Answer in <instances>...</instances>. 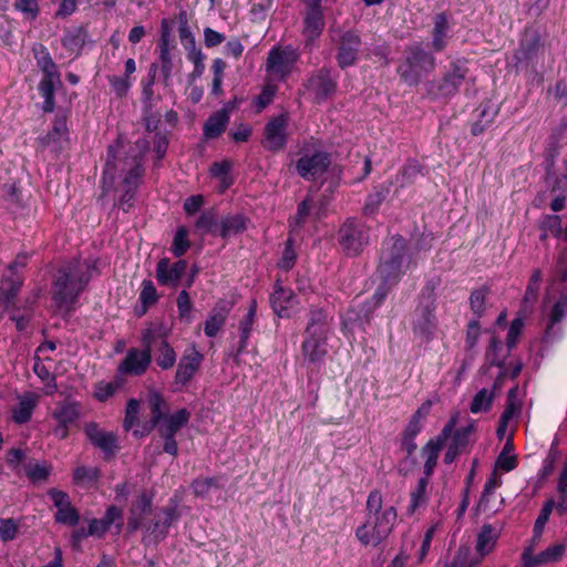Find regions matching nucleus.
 <instances>
[{"label": "nucleus", "instance_id": "obj_1", "mask_svg": "<svg viewBox=\"0 0 567 567\" xmlns=\"http://www.w3.org/2000/svg\"><path fill=\"white\" fill-rule=\"evenodd\" d=\"M94 265L87 264L83 269L79 259L64 262L59 269L53 282V300L58 308H70L85 289L90 281V269Z\"/></svg>", "mask_w": 567, "mask_h": 567}, {"label": "nucleus", "instance_id": "obj_2", "mask_svg": "<svg viewBox=\"0 0 567 567\" xmlns=\"http://www.w3.org/2000/svg\"><path fill=\"white\" fill-rule=\"evenodd\" d=\"M410 264L411 257L408 255L406 239L401 235L393 236L381 251L378 275L384 285L393 287L399 282Z\"/></svg>", "mask_w": 567, "mask_h": 567}, {"label": "nucleus", "instance_id": "obj_3", "mask_svg": "<svg viewBox=\"0 0 567 567\" xmlns=\"http://www.w3.org/2000/svg\"><path fill=\"white\" fill-rule=\"evenodd\" d=\"M330 331L328 313L323 308L312 306L305 329L302 353L311 363H317L327 354V337Z\"/></svg>", "mask_w": 567, "mask_h": 567}, {"label": "nucleus", "instance_id": "obj_4", "mask_svg": "<svg viewBox=\"0 0 567 567\" xmlns=\"http://www.w3.org/2000/svg\"><path fill=\"white\" fill-rule=\"evenodd\" d=\"M468 73V61L465 58L451 61L441 80L430 81L425 84L426 92L434 99L454 96Z\"/></svg>", "mask_w": 567, "mask_h": 567}, {"label": "nucleus", "instance_id": "obj_5", "mask_svg": "<svg viewBox=\"0 0 567 567\" xmlns=\"http://www.w3.org/2000/svg\"><path fill=\"white\" fill-rule=\"evenodd\" d=\"M434 68L435 58L420 45H413L406 51L404 61L398 68V74L408 85H417L422 76Z\"/></svg>", "mask_w": 567, "mask_h": 567}, {"label": "nucleus", "instance_id": "obj_6", "mask_svg": "<svg viewBox=\"0 0 567 567\" xmlns=\"http://www.w3.org/2000/svg\"><path fill=\"white\" fill-rule=\"evenodd\" d=\"M435 300L434 286L427 284L422 291L420 305L415 309L412 326L414 334L424 341L431 339L436 328Z\"/></svg>", "mask_w": 567, "mask_h": 567}, {"label": "nucleus", "instance_id": "obj_7", "mask_svg": "<svg viewBox=\"0 0 567 567\" xmlns=\"http://www.w3.org/2000/svg\"><path fill=\"white\" fill-rule=\"evenodd\" d=\"M336 45V62L341 70H346L357 64L359 61L362 39L360 32L355 29H339L332 37Z\"/></svg>", "mask_w": 567, "mask_h": 567}, {"label": "nucleus", "instance_id": "obj_8", "mask_svg": "<svg viewBox=\"0 0 567 567\" xmlns=\"http://www.w3.org/2000/svg\"><path fill=\"white\" fill-rule=\"evenodd\" d=\"M395 520V507H388L378 515H374V522L371 528L369 520L363 525L359 526L355 530V536L362 545L378 546L392 532Z\"/></svg>", "mask_w": 567, "mask_h": 567}, {"label": "nucleus", "instance_id": "obj_9", "mask_svg": "<svg viewBox=\"0 0 567 567\" xmlns=\"http://www.w3.org/2000/svg\"><path fill=\"white\" fill-rule=\"evenodd\" d=\"M338 241L347 256H358L369 243V230L355 219H348L338 231Z\"/></svg>", "mask_w": 567, "mask_h": 567}, {"label": "nucleus", "instance_id": "obj_10", "mask_svg": "<svg viewBox=\"0 0 567 567\" xmlns=\"http://www.w3.org/2000/svg\"><path fill=\"white\" fill-rule=\"evenodd\" d=\"M190 419V412L186 409H181L177 412L165 417L161 423L156 424L155 429L164 440L163 451L173 456L177 455L178 446L175 435L181 429L186 426Z\"/></svg>", "mask_w": 567, "mask_h": 567}, {"label": "nucleus", "instance_id": "obj_11", "mask_svg": "<svg viewBox=\"0 0 567 567\" xmlns=\"http://www.w3.org/2000/svg\"><path fill=\"white\" fill-rule=\"evenodd\" d=\"M155 339L154 331L151 329L146 330L143 334L144 349L140 351L135 348H131L118 367V371L133 375H142L151 364V344Z\"/></svg>", "mask_w": 567, "mask_h": 567}, {"label": "nucleus", "instance_id": "obj_12", "mask_svg": "<svg viewBox=\"0 0 567 567\" xmlns=\"http://www.w3.org/2000/svg\"><path fill=\"white\" fill-rule=\"evenodd\" d=\"M181 514L177 511V502L171 499L168 505L154 513V517L144 523L145 530L152 535L155 542L164 540L168 534L169 527L179 519Z\"/></svg>", "mask_w": 567, "mask_h": 567}, {"label": "nucleus", "instance_id": "obj_13", "mask_svg": "<svg viewBox=\"0 0 567 567\" xmlns=\"http://www.w3.org/2000/svg\"><path fill=\"white\" fill-rule=\"evenodd\" d=\"M287 126L288 116L285 114L270 118L264 128V147L272 153L282 151L288 141Z\"/></svg>", "mask_w": 567, "mask_h": 567}, {"label": "nucleus", "instance_id": "obj_14", "mask_svg": "<svg viewBox=\"0 0 567 567\" xmlns=\"http://www.w3.org/2000/svg\"><path fill=\"white\" fill-rule=\"evenodd\" d=\"M306 89L313 95L317 103H321L334 95L337 81L331 75V70L322 66L307 80Z\"/></svg>", "mask_w": 567, "mask_h": 567}, {"label": "nucleus", "instance_id": "obj_15", "mask_svg": "<svg viewBox=\"0 0 567 567\" xmlns=\"http://www.w3.org/2000/svg\"><path fill=\"white\" fill-rule=\"evenodd\" d=\"M203 360L204 355L195 347L182 355L175 373L174 391H179L190 382L196 371L200 368Z\"/></svg>", "mask_w": 567, "mask_h": 567}, {"label": "nucleus", "instance_id": "obj_16", "mask_svg": "<svg viewBox=\"0 0 567 567\" xmlns=\"http://www.w3.org/2000/svg\"><path fill=\"white\" fill-rule=\"evenodd\" d=\"M330 164V155L327 152L317 151L310 156H301L296 163V171L305 179H315L323 174Z\"/></svg>", "mask_w": 567, "mask_h": 567}, {"label": "nucleus", "instance_id": "obj_17", "mask_svg": "<svg viewBox=\"0 0 567 567\" xmlns=\"http://www.w3.org/2000/svg\"><path fill=\"white\" fill-rule=\"evenodd\" d=\"M84 432L89 441L97 449L103 451L104 458L111 460L115 456L117 450V435L114 432H106L95 423L90 422L85 425Z\"/></svg>", "mask_w": 567, "mask_h": 567}, {"label": "nucleus", "instance_id": "obj_18", "mask_svg": "<svg viewBox=\"0 0 567 567\" xmlns=\"http://www.w3.org/2000/svg\"><path fill=\"white\" fill-rule=\"evenodd\" d=\"M153 515V497L146 492L141 493L133 501L127 517V530L134 533L144 526L146 517Z\"/></svg>", "mask_w": 567, "mask_h": 567}, {"label": "nucleus", "instance_id": "obj_19", "mask_svg": "<svg viewBox=\"0 0 567 567\" xmlns=\"http://www.w3.org/2000/svg\"><path fill=\"white\" fill-rule=\"evenodd\" d=\"M187 269V261L179 259L171 264L168 258H162L156 266V279L163 286H177Z\"/></svg>", "mask_w": 567, "mask_h": 567}, {"label": "nucleus", "instance_id": "obj_20", "mask_svg": "<svg viewBox=\"0 0 567 567\" xmlns=\"http://www.w3.org/2000/svg\"><path fill=\"white\" fill-rule=\"evenodd\" d=\"M566 546L564 544H556L540 551L534 556L532 554V546L527 547L522 554V560L524 567H538L548 563L558 561L565 554Z\"/></svg>", "mask_w": 567, "mask_h": 567}, {"label": "nucleus", "instance_id": "obj_21", "mask_svg": "<svg viewBox=\"0 0 567 567\" xmlns=\"http://www.w3.org/2000/svg\"><path fill=\"white\" fill-rule=\"evenodd\" d=\"M297 55L290 49H272L267 59V69L276 74L286 76L290 73L292 64L296 62Z\"/></svg>", "mask_w": 567, "mask_h": 567}, {"label": "nucleus", "instance_id": "obj_22", "mask_svg": "<svg viewBox=\"0 0 567 567\" xmlns=\"http://www.w3.org/2000/svg\"><path fill=\"white\" fill-rule=\"evenodd\" d=\"M148 405L151 410V419L143 426V432L141 434L150 433L152 430L155 429L156 424L161 423V421L171 415L169 404L159 392H150Z\"/></svg>", "mask_w": 567, "mask_h": 567}, {"label": "nucleus", "instance_id": "obj_23", "mask_svg": "<svg viewBox=\"0 0 567 567\" xmlns=\"http://www.w3.org/2000/svg\"><path fill=\"white\" fill-rule=\"evenodd\" d=\"M229 311L230 306L226 301L216 303L205 322L204 331L207 337L214 338L217 336L218 331L225 324Z\"/></svg>", "mask_w": 567, "mask_h": 567}, {"label": "nucleus", "instance_id": "obj_24", "mask_svg": "<svg viewBox=\"0 0 567 567\" xmlns=\"http://www.w3.org/2000/svg\"><path fill=\"white\" fill-rule=\"evenodd\" d=\"M303 24V33L309 40H315L321 34L324 27L321 6H307Z\"/></svg>", "mask_w": 567, "mask_h": 567}, {"label": "nucleus", "instance_id": "obj_25", "mask_svg": "<svg viewBox=\"0 0 567 567\" xmlns=\"http://www.w3.org/2000/svg\"><path fill=\"white\" fill-rule=\"evenodd\" d=\"M249 218L243 214L227 215L219 220L218 234L226 239L233 235H238L247 229Z\"/></svg>", "mask_w": 567, "mask_h": 567}, {"label": "nucleus", "instance_id": "obj_26", "mask_svg": "<svg viewBox=\"0 0 567 567\" xmlns=\"http://www.w3.org/2000/svg\"><path fill=\"white\" fill-rule=\"evenodd\" d=\"M446 442L441 440L440 437L431 439L422 449L421 454L425 458V463L423 466L424 476L431 477L434 473V470L437 465V460L441 450L444 447Z\"/></svg>", "mask_w": 567, "mask_h": 567}, {"label": "nucleus", "instance_id": "obj_27", "mask_svg": "<svg viewBox=\"0 0 567 567\" xmlns=\"http://www.w3.org/2000/svg\"><path fill=\"white\" fill-rule=\"evenodd\" d=\"M374 310L368 301L353 306L347 311L344 326H358L364 330L365 326L370 324Z\"/></svg>", "mask_w": 567, "mask_h": 567}, {"label": "nucleus", "instance_id": "obj_28", "mask_svg": "<svg viewBox=\"0 0 567 567\" xmlns=\"http://www.w3.org/2000/svg\"><path fill=\"white\" fill-rule=\"evenodd\" d=\"M293 296L290 289L284 288L279 281H276L274 292L270 296V305L274 312L279 318H288L290 316L287 305L291 301Z\"/></svg>", "mask_w": 567, "mask_h": 567}, {"label": "nucleus", "instance_id": "obj_29", "mask_svg": "<svg viewBox=\"0 0 567 567\" xmlns=\"http://www.w3.org/2000/svg\"><path fill=\"white\" fill-rule=\"evenodd\" d=\"M23 280L19 276L14 275H3L0 285V302H2L6 308L14 305V300L17 295L19 293L22 287Z\"/></svg>", "mask_w": 567, "mask_h": 567}, {"label": "nucleus", "instance_id": "obj_30", "mask_svg": "<svg viewBox=\"0 0 567 567\" xmlns=\"http://www.w3.org/2000/svg\"><path fill=\"white\" fill-rule=\"evenodd\" d=\"M33 56L37 60V64L43 72V78H55L60 76L56 64L52 60L48 49L41 44H34L32 48Z\"/></svg>", "mask_w": 567, "mask_h": 567}, {"label": "nucleus", "instance_id": "obj_31", "mask_svg": "<svg viewBox=\"0 0 567 567\" xmlns=\"http://www.w3.org/2000/svg\"><path fill=\"white\" fill-rule=\"evenodd\" d=\"M56 85L61 86L62 82L60 76L55 78H42L39 83V92L43 96L44 102L42 105V110L45 113H51L54 111L55 101H54V92Z\"/></svg>", "mask_w": 567, "mask_h": 567}, {"label": "nucleus", "instance_id": "obj_32", "mask_svg": "<svg viewBox=\"0 0 567 567\" xmlns=\"http://www.w3.org/2000/svg\"><path fill=\"white\" fill-rule=\"evenodd\" d=\"M86 37L87 33L83 27H75L65 31L61 43L71 53L79 55L85 44Z\"/></svg>", "mask_w": 567, "mask_h": 567}, {"label": "nucleus", "instance_id": "obj_33", "mask_svg": "<svg viewBox=\"0 0 567 567\" xmlns=\"http://www.w3.org/2000/svg\"><path fill=\"white\" fill-rule=\"evenodd\" d=\"M229 116L226 111H218L210 115L204 125V135L207 138H217L226 130Z\"/></svg>", "mask_w": 567, "mask_h": 567}, {"label": "nucleus", "instance_id": "obj_34", "mask_svg": "<svg viewBox=\"0 0 567 567\" xmlns=\"http://www.w3.org/2000/svg\"><path fill=\"white\" fill-rule=\"evenodd\" d=\"M37 406V399L33 395L22 396L19 399L18 404L12 408V420L17 424L27 423L31 416L34 408Z\"/></svg>", "mask_w": 567, "mask_h": 567}, {"label": "nucleus", "instance_id": "obj_35", "mask_svg": "<svg viewBox=\"0 0 567 567\" xmlns=\"http://www.w3.org/2000/svg\"><path fill=\"white\" fill-rule=\"evenodd\" d=\"M391 182L374 187L373 193L369 194L363 206L364 215H373L378 212L380 205L390 194Z\"/></svg>", "mask_w": 567, "mask_h": 567}, {"label": "nucleus", "instance_id": "obj_36", "mask_svg": "<svg viewBox=\"0 0 567 567\" xmlns=\"http://www.w3.org/2000/svg\"><path fill=\"white\" fill-rule=\"evenodd\" d=\"M423 166L415 158H409L396 176L395 182L399 183V187L403 188L405 185L415 182L419 175H422Z\"/></svg>", "mask_w": 567, "mask_h": 567}, {"label": "nucleus", "instance_id": "obj_37", "mask_svg": "<svg viewBox=\"0 0 567 567\" xmlns=\"http://www.w3.org/2000/svg\"><path fill=\"white\" fill-rule=\"evenodd\" d=\"M497 534L491 524H484L477 535L476 551L481 557L487 555L494 547Z\"/></svg>", "mask_w": 567, "mask_h": 567}, {"label": "nucleus", "instance_id": "obj_38", "mask_svg": "<svg viewBox=\"0 0 567 567\" xmlns=\"http://www.w3.org/2000/svg\"><path fill=\"white\" fill-rule=\"evenodd\" d=\"M415 439L401 436V449L405 451L406 456L399 464V473L406 476L409 472L417 464L416 458L413 456L416 450Z\"/></svg>", "mask_w": 567, "mask_h": 567}, {"label": "nucleus", "instance_id": "obj_39", "mask_svg": "<svg viewBox=\"0 0 567 567\" xmlns=\"http://www.w3.org/2000/svg\"><path fill=\"white\" fill-rule=\"evenodd\" d=\"M449 31V22L445 13H439L434 19L433 42L432 45L436 52L445 48L444 38Z\"/></svg>", "mask_w": 567, "mask_h": 567}, {"label": "nucleus", "instance_id": "obj_40", "mask_svg": "<svg viewBox=\"0 0 567 567\" xmlns=\"http://www.w3.org/2000/svg\"><path fill=\"white\" fill-rule=\"evenodd\" d=\"M52 415L59 423L72 425L80 416L79 406L75 403L62 404L54 409Z\"/></svg>", "mask_w": 567, "mask_h": 567}, {"label": "nucleus", "instance_id": "obj_41", "mask_svg": "<svg viewBox=\"0 0 567 567\" xmlns=\"http://www.w3.org/2000/svg\"><path fill=\"white\" fill-rule=\"evenodd\" d=\"M567 315V290L563 292L559 299L553 306L549 322L546 327L545 334L549 337L555 324L559 323L563 318Z\"/></svg>", "mask_w": 567, "mask_h": 567}, {"label": "nucleus", "instance_id": "obj_42", "mask_svg": "<svg viewBox=\"0 0 567 567\" xmlns=\"http://www.w3.org/2000/svg\"><path fill=\"white\" fill-rule=\"evenodd\" d=\"M475 432L474 423H470L466 426L457 429L452 433L451 445L458 450L461 453L465 452L466 447L471 444V435Z\"/></svg>", "mask_w": 567, "mask_h": 567}, {"label": "nucleus", "instance_id": "obj_43", "mask_svg": "<svg viewBox=\"0 0 567 567\" xmlns=\"http://www.w3.org/2000/svg\"><path fill=\"white\" fill-rule=\"evenodd\" d=\"M502 350V342L493 336L489 340V346L485 353V360L488 367H497L503 369L505 367V357L501 358L499 351Z\"/></svg>", "mask_w": 567, "mask_h": 567}, {"label": "nucleus", "instance_id": "obj_44", "mask_svg": "<svg viewBox=\"0 0 567 567\" xmlns=\"http://www.w3.org/2000/svg\"><path fill=\"white\" fill-rule=\"evenodd\" d=\"M198 230L210 233L215 236L218 234L219 220L214 209L205 210L200 214L195 224Z\"/></svg>", "mask_w": 567, "mask_h": 567}, {"label": "nucleus", "instance_id": "obj_45", "mask_svg": "<svg viewBox=\"0 0 567 567\" xmlns=\"http://www.w3.org/2000/svg\"><path fill=\"white\" fill-rule=\"evenodd\" d=\"M553 164H548L546 168V183L551 195L567 196V178L566 176H557L551 171Z\"/></svg>", "mask_w": 567, "mask_h": 567}, {"label": "nucleus", "instance_id": "obj_46", "mask_svg": "<svg viewBox=\"0 0 567 567\" xmlns=\"http://www.w3.org/2000/svg\"><path fill=\"white\" fill-rule=\"evenodd\" d=\"M495 393L493 391L488 392L485 388L480 390L471 405H470V410L472 413H480V412H487L489 411L492 404H493V401L495 399Z\"/></svg>", "mask_w": 567, "mask_h": 567}, {"label": "nucleus", "instance_id": "obj_47", "mask_svg": "<svg viewBox=\"0 0 567 567\" xmlns=\"http://www.w3.org/2000/svg\"><path fill=\"white\" fill-rule=\"evenodd\" d=\"M429 476H423L419 480L415 489L411 493V504L408 508L409 514H413L420 506L426 503V487L429 485Z\"/></svg>", "mask_w": 567, "mask_h": 567}, {"label": "nucleus", "instance_id": "obj_48", "mask_svg": "<svg viewBox=\"0 0 567 567\" xmlns=\"http://www.w3.org/2000/svg\"><path fill=\"white\" fill-rule=\"evenodd\" d=\"M23 470L27 477L34 484L45 482L50 475V470L45 465L33 463L32 460L23 463Z\"/></svg>", "mask_w": 567, "mask_h": 567}, {"label": "nucleus", "instance_id": "obj_49", "mask_svg": "<svg viewBox=\"0 0 567 567\" xmlns=\"http://www.w3.org/2000/svg\"><path fill=\"white\" fill-rule=\"evenodd\" d=\"M489 293V289L483 286L472 291L470 296L471 310L476 315V319L481 318L485 311L486 296Z\"/></svg>", "mask_w": 567, "mask_h": 567}, {"label": "nucleus", "instance_id": "obj_50", "mask_svg": "<svg viewBox=\"0 0 567 567\" xmlns=\"http://www.w3.org/2000/svg\"><path fill=\"white\" fill-rule=\"evenodd\" d=\"M176 362V353L169 343L162 339L159 347V355L156 358V363L163 370H168L174 367Z\"/></svg>", "mask_w": 567, "mask_h": 567}, {"label": "nucleus", "instance_id": "obj_51", "mask_svg": "<svg viewBox=\"0 0 567 567\" xmlns=\"http://www.w3.org/2000/svg\"><path fill=\"white\" fill-rule=\"evenodd\" d=\"M554 507H555V501L551 498L548 499L547 502H545V504L543 505V508L540 509V513H539V515L535 522V525H534V536H533L534 542H536L540 538L544 527H545V524L548 522Z\"/></svg>", "mask_w": 567, "mask_h": 567}, {"label": "nucleus", "instance_id": "obj_52", "mask_svg": "<svg viewBox=\"0 0 567 567\" xmlns=\"http://www.w3.org/2000/svg\"><path fill=\"white\" fill-rule=\"evenodd\" d=\"M101 476L97 467L79 466L74 470L73 481L75 484L94 483Z\"/></svg>", "mask_w": 567, "mask_h": 567}, {"label": "nucleus", "instance_id": "obj_53", "mask_svg": "<svg viewBox=\"0 0 567 567\" xmlns=\"http://www.w3.org/2000/svg\"><path fill=\"white\" fill-rule=\"evenodd\" d=\"M188 230L186 227L182 226L177 229L172 245V252L175 257H182L185 255L190 244L187 239Z\"/></svg>", "mask_w": 567, "mask_h": 567}, {"label": "nucleus", "instance_id": "obj_54", "mask_svg": "<svg viewBox=\"0 0 567 567\" xmlns=\"http://www.w3.org/2000/svg\"><path fill=\"white\" fill-rule=\"evenodd\" d=\"M140 402L136 399H130L126 404L125 417L123 427L130 431L135 424L138 423Z\"/></svg>", "mask_w": 567, "mask_h": 567}, {"label": "nucleus", "instance_id": "obj_55", "mask_svg": "<svg viewBox=\"0 0 567 567\" xmlns=\"http://www.w3.org/2000/svg\"><path fill=\"white\" fill-rule=\"evenodd\" d=\"M540 280L542 271L539 269H535L527 285L525 296L523 298L524 302H535L537 300Z\"/></svg>", "mask_w": 567, "mask_h": 567}, {"label": "nucleus", "instance_id": "obj_56", "mask_svg": "<svg viewBox=\"0 0 567 567\" xmlns=\"http://www.w3.org/2000/svg\"><path fill=\"white\" fill-rule=\"evenodd\" d=\"M55 520L58 523L65 524L69 526H75L80 520V514L75 507L70 505L64 508L58 509V512L55 513Z\"/></svg>", "mask_w": 567, "mask_h": 567}, {"label": "nucleus", "instance_id": "obj_57", "mask_svg": "<svg viewBox=\"0 0 567 567\" xmlns=\"http://www.w3.org/2000/svg\"><path fill=\"white\" fill-rule=\"evenodd\" d=\"M481 558V556L474 558L470 547H460L456 556L454 557L453 567H472V564L474 563L478 566Z\"/></svg>", "mask_w": 567, "mask_h": 567}, {"label": "nucleus", "instance_id": "obj_58", "mask_svg": "<svg viewBox=\"0 0 567 567\" xmlns=\"http://www.w3.org/2000/svg\"><path fill=\"white\" fill-rule=\"evenodd\" d=\"M255 320V316H252V311H248L245 318L240 321L239 330H240V340L238 346V353L243 352L247 347V341L249 339V334L251 331V327Z\"/></svg>", "mask_w": 567, "mask_h": 567}, {"label": "nucleus", "instance_id": "obj_59", "mask_svg": "<svg viewBox=\"0 0 567 567\" xmlns=\"http://www.w3.org/2000/svg\"><path fill=\"white\" fill-rule=\"evenodd\" d=\"M310 204H311V200L309 198H306L298 204L297 214L293 218V221L290 223L291 231H295L297 227H300L306 223V220L310 214V207H311Z\"/></svg>", "mask_w": 567, "mask_h": 567}, {"label": "nucleus", "instance_id": "obj_60", "mask_svg": "<svg viewBox=\"0 0 567 567\" xmlns=\"http://www.w3.org/2000/svg\"><path fill=\"white\" fill-rule=\"evenodd\" d=\"M543 231H550L555 237L563 235L561 218L558 215H547L540 226Z\"/></svg>", "mask_w": 567, "mask_h": 567}, {"label": "nucleus", "instance_id": "obj_61", "mask_svg": "<svg viewBox=\"0 0 567 567\" xmlns=\"http://www.w3.org/2000/svg\"><path fill=\"white\" fill-rule=\"evenodd\" d=\"M230 169L231 164L228 161L215 162L210 166L212 175L221 178L226 186L231 184V178H229Z\"/></svg>", "mask_w": 567, "mask_h": 567}, {"label": "nucleus", "instance_id": "obj_62", "mask_svg": "<svg viewBox=\"0 0 567 567\" xmlns=\"http://www.w3.org/2000/svg\"><path fill=\"white\" fill-rule=\"evenodd\" d=\"M192 307L193 303L190 301L189 293L186 290H182L177 297V309L179 318L189 322Z\"/></svg>", "mask_w": 567, "mask_h": 567}, {"label": "nucleus", "instance_id": "obj_63", "mask_svg": "<svg viewBox=\"0 0 567 567\" xmlns=\"http://www.w3.org/2000/svg\"><path fill=\"white\" fill-rule=\"evenodd\" d=\"M524 327V321L522 318H516L512 321L507 338H506V346L508 351L513 350L518 341V337L522 333Z\"/></svg>", "mask_w": 567, "mask_h": 567}, {"label": "nucleus", "instance_id": "obj_64", "mask_svg": "<svg viewBox=\"0 0 567 567\" xmlns=\"http://www.w3.org/2000/svg\"><path fill=\"white\" fill-rule=\"evenodd\" d=\"M18 533V524L13 518H0V538L3 542L12 540Z\"/></svg>", "mask_w": 567, "mask_h": 567}]
</instances>
